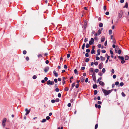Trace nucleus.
<instances>
[{"instance_id":"59","label":"nucleus","mask_w":129,"mask_h":129,"mask_svg":"<svg viewBox=\"0 0 129 129\" xmlns=\"http://www.w3.org/2000/svg\"><path fill=\"white\" fill-rule=\"evenodd\" d=\"M26 59L27 61H28L29 59V57L28 56H27L26 57Z\"/></svg>"},{"instance_id":"30","label":"nucleus","mask_w":129,"mask_h":129,"mask_svg":"<svg viewBox=\"0 0 129 129\" xmlns=\"http://www.w3.org/2000/svg\"><path fill=\"white\" fill-rule=\"evenodd\" d=\"M119 83V82L118 81L116 82H115V85L116 86L118 85Z\"/></svg>"},{"instance_id":"56","label":"nucleus","mask_w":129,"mask_h":129,"mask_svg":"<svg viewBox=\"0 0 129 129\" xmlns=\"http://www.w3.org/2000/svg\"><path fill=\"white\" fill-rule=\"evenodd\" d=\"M116 76L115 75H114L113 76V77L114 79L116 78Z\"/></svg>"},{"instance_id":"49","label":"nucleus","mask_w":129,"mask_h":129,"mask_svg":"<svg viewBox=\"0 0 129 129\" xmlns=\"http://www.w3.org/2000/svg\"><path fill=\"white\" fill-rule=\"evenodd\" d=\"M55 102V100H54V99L52 100H51V102L53 103H54Z\"/></svg>"},{"instance_id":"26","label":"nucleus","mask_w":129,"mask_h":129,"mask_svg":"<svg viewBox=\"0 0 129 129\" xmlns=\"http://www.w3.org/2000/svg\"><path fill=\"white\" fill-rule=\"evenodd\" d=\"M89 61V58H86L85 61L86 62H88Z\"/></svg>"},{"instance_id":"6","label":"nucleus","mask_w":129,"mask_h":129,"mask_svg":"<svg viewBox=\"0 0 129 129\" xmlns=\"http://www.w3.org/2000/svg\"><path fill=\"white\" fill-rule=\"evenodd\" d=\"M122 16V12H120L118 14V16L119 18H121Z\"/></svg>"},{"instance_id":"46","label":"nucleus","mask_w":129,"mask_h":129,"mask_svg":"<svg viewBox=\"0 0 129 129\" xmlns=\"http://www.w3.org/2000/svg\"><path fill=\"white\" fill-rule=\"evenodd\" d=\"M88 41V38H85L84 40V42H86Z\"/></svg>"},{"instance_id":"38","label":"nucleus","mask_w":129,"mask_h":129,"mask_svg":"<svg viewBox=\"0 0 129 129\" xmlns=\"http://www.w3.org/2000/svg\"><path fill=\"white\" fill-rule=\"evenodd\" d=\"M112 42L113 43L115 44L116 43V41L115 39H113Z\"/></svg>"},{"instance_id":"5","label":"nucleus","mask_w":129,"mask_h":129,"mask_svg":"<svg viewBox=\"0 0 129 129\" xmlns=\"http://www.w3.org/2000/svg\"><path fill=\"white\" fill-rule=\"evenodd\" d=\"M49 67L48 66L46 67L44 69V70L45 72H47L49 70Z\"/></svg>"},{"instance_id":"8","label":"nucleus","mask_w":129,"mask_h":129,"mask_svg":"<svg viewBox=\"0 0 129 129\" xmlns=\"http://www.w3.org/2000/svg\"><path fill=\"white\" fill-rule=\"evenodd\" d=\"M103 64L102 63H101L99 65V68L100 69H101L102 67Z\"/></svg>"},{"instance_id":"48","label":"nucleus","mask_w":129,"mask_h":129,"mask_svg":"<svg viewBox=\"0 0 129 129\" xmlns=\"http://www.w3.org/2000/svg\"><path fill=\"white\" fill-rule=\"evenodd\" d=\"M105 72V69L104 68H103L102 70V72L103 73H104Z\"/></svg>"},{"instance_id":"33","label":"nucleus","mask_w":129,"mask_h":129,"mask_svg":"<svg viewBox=\"0 0 129 129\" xmlns=\"http://www.w3.org/2000/svg\"><path fill=\"white\" fill-rule=\"evenodd\" d=\"M37 78V76L36 75H34L33 76L32 78L33 79H35Z\"/></svg>"},{"instance_id":"24","label":"nucleus","mask_w":129,"mask_h":129,"mask_svg":"<svg viewBox=\"0 0 129 129\" xmlns=\"http://www.w3.org/2000/svg\"><path fill=\"white\" fill-rule=\"evenodd\" d=\"M102 78L101 77H100L98 78V79L97 80V83H98L99 81L100 80L102 79Z\"/></svg>"},{"instance_id":"57","label":"nucleus","mask_w":129,"mask_h":129,"mask_svg":"<svg viewBox=\"0 0 129 129\" xmlns=\"http://www.w3.org/2000/svg\"><path fill=\"white\" fill-rule=\"evenodd\" d=\"M121 53V50L120 49L118 51V53L119 54H120Z\"/></svg>"},{"instance_id":"20","label":"nucleus","mask_w":129,"mask_h":129,"mask_svg":"<svg viewBox=\"0 0 129 129\" xmlns=\"http://www.w3.org/2000/svg\"><path fill=\"white\" fill-rule=\"evenodd\" d=\"M129 59V57L127 55L125 56V60H128Z\"/></svg>"},{"instance_id":"51","label":"nucleus","mask_w":129,"mask_h":129,"mask_svg":"<svg viewBox=\"0 0 129 129\" xmlns=\"http://www.w3.org/2000/svg\"><path fill=\"white\" fill-rule=\"evenodd\" d=\"M97 103L98 104L100 105L102 103V102L101 101H98L97 102Z\"/></svg>"},{"instance_id":"27","label":"nucleus","mask_w":129,"mask_h":129,"mask_svg":"<svg viewBox=\"0 0 129 129\" xmlns=\"http://www.w3.org/2000/svg\"><path fill=\"white\" fill-rule=\"evenodd\" d=\"M98 93V91L97 90H95L94 91V95H96Z\"/></svg>"},{"instance_id":"39","label":"nucleus","mask_w":129,"mask_h":129,"mask_svg":"<svg viewBox=\"0 0 129 129\" xmlns=\"http://www.w3.org/2000/svg\"><path fill=\"white\" fill-rule=\"evenodd\" d=\"M120 85L121 86H123L124 85V83L123 82H121L120 83Z\"/></svg>"},{"instance_id":"2","label":"nucleus","mask_w":129,"mask_h":129,"mask_svg":"<svg viewBox=\"0 0 129 129\" xmlns=\"http://www.w3.org/2000/svg\"><path fill=\"white\" fill-rule=\"evenodd\" d=\"M7 119L6 118H4L3 119L2 122V125L3 127L5 126V123L6 122Z\"/></svg>"},{"instance_id":"61","label":"nucleus","mask_w":129,"mask_h":129,"mask_svg":"<svg viewBox=\"0 0 129 129\" xmlns=\"http://www.w3.org/2000/svg\"><path fill=\"white\" fill-rule=\"evenodd\" d=\"M99 71V70L98 69H95V72H96V73H97Z\"/></svg>"},{"instance_id":"43","label":"nucleus","mask_w":129,"mask_h":129,"mask_svg":"<svg viewBox=\"0 0 129 129\" xmlns=\"http://www.w3.org/2000/svg\"><path fill=\"white\" fill-rule=\"evenodd\" d=\"M85 56L87 57L89 56V54L88 53H85Z\"/></svg>"},{"instance_id":"18","label":"nucleus","mask_w":129,"mask_h":129,"mask_svg":"<svg viewBox=\"0 0 129 129\" xmlns=\"http://www.w3.org/2000/svg\"><path fill=\"white\" fill-rule=\"evenodd\" d=\"M128 7V4L127 2H126L125 4V6L124 7L126 8H127Z\"/></svg>"},{"instance_id":"28","label":"nucleus","mask_w":129,"mask_h":129,"mask_svg":"<svg viewBox=\"0 0 129 129\" xmlns=\"http://www.w3.org/2000/svg\"><path fill=\"white\" fill-rule=\"evenodd\" d=\"M122 96L123 97H125L126 96L125 94L123 92H122L121 93Z\"/></svg>"},{"instance_id":"12","label":"nucleus","mask_w":129,"mask_h":129,"mask_svg":"<svg viewBox=\"0 0 129 129\" xmlns=\"http://www.w3.org/2000/svg\"><path fill=\"white\" fill-rule=\"evenodd\" d=\"M47 84L48 85H52V81H51L50 80H48L47 81Z\"/></svg>"},{"instance_id":"32","label":"nucleus","mask_w":129,"mask_h":129,"mask_svg":"<svg viewBox=\"0 0 129 129\" xmlns=\"http://www.w3.org/2000/svg\"><path fill=\"white\" fill-rule=\"evenodd\" d=\"M59 101V98H56L55 100V101L56 102H58Z\"/></svg>"},{"instance_id":"16","label":"nucleus","mask_w":129,"mask_h":129,"mask_svg":"<svg viewBox=\"0 0 129 129\" xmlns=\"http://www.w3.org/2000/svg\"><path fill=\"white\" fill-rule=\"evenodd\" d=\"M93 70H94L93 68H91L90 69L89 71L91 72L92 73L93 72Z\"/></svg>"},{"instance_id":"9","label":"nucleus","mask_w":129,"mask_h":129,"mask_svg":"<svg viewBox=\"0 0 129 129\" xmlns=\"http://www.w3.org/2000/svg\"><path fill=\"white\" fill-rule=\"evenodd\" d=\"M105 37L104 36H102L101 39V42H104L105 40Z\"/></svg>"},{"instance_id":"29","label":"nucleus","mask_w":129,"mask_h":129,"mask_svg":"<svg viewBox=\"0 0 129 129\" xmlns=\"http://www.w3.org/2000/svg\"><path fill=\"white\" fill-rule=\"evenodd\" d=\"M46 121V119H44L42 120V121L41 122L42 123L44 122H45Z\"/></svg>"},{"instance_id":"55","label":"nucleus","mask_w":129,"mask_h":129,"mask_svg":"<svg viewBox=\"0 0 129 129\" xmlns=\"http://www.w3.org/2000/svg\"><path fill=\"white\" fill-rule=\"evenodd\" d=\"M109 12L108 11L106 12L105 13V14L107 15H109Z\"/></svg>"},{"instance_id":"37","label":"nucleus","mask_w":129,"mask_h":129,"mask_svg":"<svg viewBox=\"0 0 129 129\" xmlns=\"http://www.w3.org/2000/svg\"><path fill=\"white\" fill-rule=\"evenodd\" d=\"M90 41L92 42L93 43V42L94 41V39L93 38H91Z\"/></svg>"},{"instance_id":"44","label":"nucleus","mask_w":129,"mask_h":129,"mask_svg":"<svg viewBox=\"0 0 129 129\" xmlns=\"http://www.w3.org/2000/svg\"><path fill=\"white\" fill-rule=\"evenodd\" d=\"M50 118L49 116H47L46 117V120H49V119H50Z\"/></svg>"},{"instance_id":"7","label":"nucleus","mask_w":129,"mask_h":129,"mask_svg":"<svg viewBox=\"0 0 129 129\" xmlns=\"http://www.w3.org/2000/svg\"><path fill=\"white\" fill-rule=\"evenodd\" d=\"M94 47L93 46L92 48V49L91 51V54H95V51L94 50Z\"/></svg>"},{"instance_id":"53","label":"nucleus","mask_w":129,"mask_h":129,"mask_svg":"<svg viewBox=\"0 0 129 129\" xmlns=\"http://www.w3.org/2000/svg\"><path fill=\"white\" fill-rule=\"evenodd\" d=\"M61 96V94L60 93H59L58 94V97L60 98Z\"/></svg>"},{"instance_id":"22","label":"nucleus","mask_w":129,"mask_h":129,"mask_svg":"<svg viewBox=\"0 0 129 129\" xmlns=\"http://www.w3.org/2000/svg\"><path fill=\"white\" fill-rule=\"evenodd\" d=\"M103 24L102 23H100L99 24V26L100 27H101L103 26Z\"/></svg>"},{"instance_id":"10","label":"nucleus","mask_w":129,"mask_h":129,"mask_svg":"<svg viewBox=\"0 0 129 129\" xmlns=\"http://www.w3.org/2000/svg\"><path fill=\"white\" fill-rule=\"evenodd\" d=\"M53 73L54 74L55 76L57 77L58 76V73L56 72V71L54 70L53 71Z\"/></svg>"},{"instance_id":"1","label":"nucleus","mask_w":129,"mask_h":129,"mask_svg":"<svg viewBox=\"0 0 129 129\" xmlns=\"http://www.w3.org/2000/svg\"><path fill=\"white\" fill-rule=\"evenodd\" d=\"M102 90L104 93V95L105 96H107L109 94H110L113 90V89H112L111 90H107L104 89L102 88Z\"/></svg>"},{"instance_id":"14","label":"nucleus","mask_w":129,"mask_h":129,"mask_svg":"<svg viewBox=\"0 0 129 129\" xmlns=\"http://www.w3.org/2000/svg\"><path fill=\"white\" fill-rule=\"evenodd\" d=\"M97 87V85L96 84H94L93 85V87L94 89H96Z\"/></svg>"},{"instance_id":"60","label":"nucleus","mask_w":129,"mask_h":129,"mask_svg":"<svg viewBox=\"0 0 129 129\" xmlns=\"http://www.w3.org/2000/svg\"><path fill=\"white\" fill-rule=\"evenodd\" d=\"M102 52L103 53H105L106 52V51L104 50H102Z\"/></svg>"},{"instance_id":"45","label":"nucleus","mask_w":129,"mask_h":129,"mask_svg":"<svg viewBox=\"0 0 129 129\" xmlns=\"http://www.w3.org/2000/svg\"><path fill=\"white\" fill-rule=\"evenodd\" d=\"M26 50H24L23 51V53L24 54H26Z\"/></svg>"},{"instance_id":"31","label":"nucleus","mask_w":129,"mask_h":129,"mask_svg":"<svg viewBox=\"0 0 129 129\" xmlns=\"http://www.w3.org/2000/svg\"><path fill=\"white\" fill-rule=\"evenodd\" d=\"M90 50L89 49H87L86 50V52L87 53L90 52Z\"/></svg>"},{"instance_id":"13","label":"nucleus","mask_w":129,"mask_h":129,"mask_svg":"<svg viewBox=\"0 0 129 129\" xmlns=\"http://www.w3.org/2000/svg\"><path fill=\"white\" fill-rule=\"evenodd\" d=\"M100 49H98L97 50V52L98 53L96 54V56H98L100 54Z\"/></svg>"},{"instance_id":"41","label":"nucleus","mask_w":129,"mask_h":129,"mask_svg":"<svg viewBox=\"0 0 129 129\" xmlns=\"http://www.w3.org/2000/svg\"><path fill=\"white\" fill-rule=\"evenodd\" d=\"M112 31L111 30H109V34L111 35L112 34Z\"/></svg>"},{"instance_id":"4","label":"nucleus","mask_w":129,"mask_h":129,"mask_svg":"<svg viewBox=\"0 0 129 129\" xmlns=\"http://www.w3.org/2000/svg\"><path fill=\"white\" fill-rule=\"evenodd\" d=\"M25 111H26L25 115H27L29 113L30 111V110H28L27 108H26L25 109Z\"/></svg>"},{"instance_id":"36","label":"nucleus","mask_w":129,"mask_h":129,"mask_svg":"<svg viewBox=\"0 0 129 129\" xmlns=\"http://www.w3.org/2000/svg\"><path fill=\"white\" fill-rule=\"evenodd\" d=\"M93 43L90 41L89 42V44L90 45H91Z\"/></svg>"},{"instance_id":"50","label":"nucleus","mask_w":129,"mask_h":129,"mask_svg":"<svg viewBox=\"0 0 129 129\" xmlns=\"http://www.w3.org/2000/svg\"><path fill=\"white\" fill-rule=\"evenodd\" d=\"M92 77H94L95 76V72H93L92 75Z\"/></svg>"},{"instance_id":"47","label":"nucleus","mask_w":129,"mask_h":129,"mask_svg":"<svg viewBox=\"0 0 129 129\" xmlns=\"http://www.w3.org/2000/svg\"><path fill=\"white\" fill-rule=\"evenodd\" d=\"M104 45L106 46L107 45V41H106L104 43Z\"/></svg>"},{"instance_id":"11","label":"nucleus","mask_w":129,"mask_h":129,"mask_svg":"<svg viewBox=\"0 0 129 129\" xmlns=\"http://www.w3.org/2000/svg\"><path fill=\"white\" fill-rule=\"evenodd\" d=\"M99 84L101 86H104L105 85L104 83L102 81L99 82Z\"/></svg>"},{"instance_id":"15","label":"nucleus","mask_w":129,"mask_h":129,"mask_svg":"<svg viewBox=\"0 0 129 129\" xmlns=\"http://www.w3.org/2000/svg\"><path fill=\"white\" fill-rule=\"evenodd\" d=\"M100 57L101 58V60L102 61H104L105 60V57H103L102 56H100Z\"/></svg>"},{"instance_id":"63","label":"nucleus","mask_w":129,"mask_h":129,"mask_svg":"<svg viewBox=\"0 0 129 129\" xmlns=\"http://www.w3.org/2000/svg\"><path fill=\"white\" fill-rule=\"evenodd\" d=\"M98 125L97 124H96V125H95V129H96L98 128Z\"/></svg>"},{"instance_id":"17","label":"nucleus","mask_w":129,"mask_h":129,"mask_svg":"<svg viewBox=\"0 0 129 129\" xmlns=\"http://www.w3.org/2000/svg\"><path fill=\"white\" fill-rule=\"evenodd\" d=\"M118 57L119 58L121 59L122 60H124V58L123 56H119Z\"/></svg>"},{"instance_id":"58","label":"nucleus","mask_w":129,"mask_h":129,"mask_svg":"<svg viewBox=\"0 0 129 129\" xmlns=\"http://www.w3.org/2000/svg\"><path fill=\"white\" fill-rule=\"evenodd\" d=\"M93 77V80L95 81L96 80V76H95L94 77Z\"/></svg>"},{"instance_id":"35","label":"nucleus","mask_w":129,"mask_h":129,"mask_svg":"<svg viewBox=\"0 0 129 129\" xmlns=\"http://www.w3.org/2000/svg\"><path fill=\"white\" fill-rule=\"evenodd\" d=\"M85 47V44L84 43L83 44V45L82 46V49L83 50L84 49V48Z\"/></svg>"},{"instance_id":"23","label":"nucleus","mask_w":129,"mask_h":129,"mask_svg":"<svg viewBox=\"0 0 129 129\" xmlns=\"http://www.w3.org/2000/svg\"><path fill=\"white\" fill-rule=\"evenodd\" d=\"M81 81L82 82H83L84 81V79L83 78H82V77H81Z\"/></svg>"},{"instance_id":"34","label":"nucleus","mask_w":129,"mask_h":129,"mask_svg":"<svg viewBox=\"0 0 129 129\" xmlns=\"http://www.w3.org/2000/svg\"><path fill=\"white\" fill-rule=\"evenodd\" d=\"M75 83L74 82V83H73L72 85V87L73 88L74 87V86H75Z\"/></svg>"},{"instance_id":"54","label":"nucleus","mask_w":129,"mask_h":129,"mask_svg":"<svg viewBox=\"0 0 129 129\" xmlns=\"http://www.w3.org/2000/svg\"><path fill=\"white\" fill-rule=\"evenodd\" d=\"M71 104L70 103H68L67 105V106L69 107H70L71 106Z\"/></svg>"},{"instance_id":"42","label":"nucleus","mask_w":129,"mask_h":129,"mask_svg":"<svg viewBox=\"0 0 129 129\" xmlns=\"http://www.w3.org/2000/svg\"><path fill=\"white\" fill-rule=\"evenodd\" d=\"M55 90L56 92H58L59 91V89L58 88H56Z\"/></svg>"},{"instance_id":"25","label":"nucleus","mask_w":129,"mask_h":129,"mask_svg":"<svg viewBox=\"0 0 129 129\" xmlns=\"http://www.w3.org/2000/svg\"><path fill=\"white\" fill-rule=\"evenodd\" d=\"M90 46L88 43H87L86 45V47L88 48Z\"/></svg>"},{"instance_id":"62","label":"nucleus","mask_w":129,"mask_h":129,"mask_svg":"<svg viewBox=\"0 0 129 129\" xmlns=\"http://www.w3.org/2000/svg\"><path fill=\"white\" fill-rule=\"evenodd\" d=\"M49 62V61L48 60H47L45 61V63L46 64H48Z\"/></svg>"},{"instance_id":"64","label":"nucleus","mask_w":129,"mask_h":129,"mask_svg":"<svg viewBox=\"0 0 129 129\" xmlns=\"http://www.w3.org/2000/svg\"><path fill=\"white\" fill-rule=\"evenodd\" d=\"M54 81L56 83L58 81H57V79L56 78L55 79H54Z\"/></svg>"},{"instance_id":"19","label":"nucleus","mask_w":129,"mask_h":129,"mask_svg":"<svg viewBox=\"0 0 129 129\" xmlns=\"http://www.w3.org/2000/svg\"><path fill=\"white\" fill-rule=\"evenodd\" d=\"M101 30H100V29H99L97 33L98 34V35H100L101 33Z\"/></svg>"},{"instance_id":"3","label":"nucleus","mask_w":129,"mask_h":129,"mask_svg":"<svg viewBox=\"0 0 129 129\" xmlns=\"http://www.w3.org/2000/svg\"><path fill=\"white\" fill-rule=\"evenodd\" d=\"M87 24V21L86 20H85L84 21V23L83 25V27L84 29H85L86 28Z\"/></svg>"},{"instance_id":"40","label":"nucleus","mask_w":129,"mask_h":129,"mask_svg":"<svg viewBox=\"0 0 129 129\" xmlns=\"http://www.w3.org/2000/svg\"><path fill=\"white\" fill-rule=\"evenodd\" d=\"M98 75L100 76H102V73L101 72H99L98 73Z\"/></svg>"},{"instance_id":"52","label":"nucleus","mask_w":129,"mask_h":129,"mask_svg":"<svg viewBox=\"0 0 129 129\" xmlns=\"http://www.w3.org/2000/svg\"><path fill=\"white\" fill-rule=\"evenodd\" d=\"M96 59L97 60H98L100 59V58L98 56H96Z\"/></svg>"},{"instance_id":"21","label":"nucleus","mask_w":129,"mask_h":129,"mask_svg":"<svg viewBox=\"0 0 129 129\" xmlns=\"http://www.w3.org/2000/svg\"><path fill=\"white\" fill-rule=\"evenodd\" d=\"M74 72L75 74H76L77 75H78V72L77 71V70L76 69H75L74 70Z\"/></svg>"}]
</instances>
